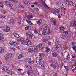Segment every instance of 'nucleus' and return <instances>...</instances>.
Masks as SVG:
<instances>
[{
  "instance_id": "nucleus-1",
  "label": "nucleus",
  "mask_w": 76,
  "mask_h": 76,
  "mask_svg": "<svg viewBox=\"0 0 76 76\" xmlns=\"http://www.w3.org/2000/svg\"><path fill=\"white\" fill-rule=\"evenodd\" d=\"M45 47L44 45L40 43L37 46L36 48L32 46L30 47L29 48L28 50L29 51L31 50L33 51H37L38 48L40 49V50H44Z\"/></svg>"
},
{
  "instance_id": "nucleus-2",
  "label": "nucleus",
  "mask_w": 76,
  "mask_h": 76,
  "mask_svg": "<svg viewBox=\"0 0 76 76\" xmlns=\"http://www.w3.org/2000/svg\"><path fill=\"white\" fill-rule=\"evenodd\" d=\"M45 29L42 31V34L43 35H48L51 32H52L53 31L51 29H47L46 28H47V26H44Z\"/></svg>"
},
{
  "instance_id": "nucleus-3",
  "label": "nucleus",
  "mask_w": 76,
  "mask_h": 76,
  "mask_svg": "<svg viewBox=\"0 0 76 76\" xmlns=\"http://www.w3.org/2000/svg\"><path fill=\"white\" fill-rule=\"evenodd\" d=\"M51 67L55 69H58L59 68L58 64L57 62L54 63L50 65Z\"/></svg>"
},
{
  "instance_id": "nucleus-4",
  "label": "nucleus",
  "mask_w": 76,
  "mask_h": 76,
  "mask_svg": "<svg viewBox=\"0 0 76 76\" xmlns=\"http://www.w3.org/2000/svg\"><path fill=\"white\" fill-rule=\"evenodd\" d=\"M26 35L27 36L28 38L29 39H32V38L34 36L33 34L31 31H28L26 33Z\"/></svg>"
},
{
  "instance_id": "nucleus-5",
  "label": "nucleus",
  "mask_w": 76,
  "mask_h": 76,
  "mask_svg": "<svg viewBox=\"0 0 76 76\" xmlns=\"http://www.w3.org/2000/svg\"><path fill=\"white\" fill-rule=\"evenodd\" d=\"M12 57V55L11 53H9L7 54L4 56V58L6 60H7L10 59V58Z\"/></svg>"
},
{
  "instance_id": "nucleus-6",
  "label": "nucleus",
  "mask_w": 76,
  "mask_h": 76,
  "mask_svg": "<svg viewBox=\"0 0 76 76\" xmlns=\"http://www.w3.org/2000/svg\"><path fill=\"white\" fill-rule=\"evenodd\" d=\"M72 72L75 73L76 72V65H74L72 67Z\"/></svg>"
},
{
  "instance_id": "nucleus-7",
  "label": "nucleus",
  "mask_w": 76,
  "mask_h": 76,
  "mask_svg": "<svg viewBox=\"0 0 76 76\" xmlns=\"http://www.w3.org/2000/svg\"><path fill=\"white\" fill-rule=\"evenodd\" d=\"M76 27V19H75L73 20V22H72V28H75Z\"/></svg>"
},
{
  "instance_id": "nucleus-8",
  "label": "nucleus",
  "mask_w": 76,
  "mask_h": 76,
  "mask_svg": "<svg viewBox=\"0 0 76 76\" xmlns=\"http://www.w3.org/2000/svg\"><path fill=\"white\" fill-rule=\"evenodd\" d=\"M62 48V45H58L56 46V47L55 48V49L57 50H61Z\"/></svg>"
},
{
  "instance_id": "nucleus-9",
  "label": "nucleus",
  "mask_w": 76,
  "mask_h": 76,
  "mask_svg": "<svg viewBox=\"0 0 76 76\" xmlns=\"http://www.w3.org/2000/svg\"><path fill=\"white\" fill-rule=\"evenodd\" d=\"M44 21V19H41L39 20L37 22V24L39 25H41V23L43 22Z\"/></svg>"
},
{
  "instance_id": "nucleus-10",
  "label": "nucleus",
  "mask_w": 76,
  "mask_h": 76,
  "mask_svg": "<svg viewBox=\"0 0 76 76\" xmlns=\"http://www.w3.org/2000/svg\"><path fill=\"white\" fill-rule=\"evenodd\" d=\"M72 47H73L72 48H73L74 50L76 51V44L73 42L72 43Z\"/></svg>"
},
{
  "instance_id": "nucleus-11",
  "label": "nucleus",
  "mask_w": 76,
  "mask_h": 76,
  "mask_svg": "<svg viewBox=\"0 0 76 76\" xmlns=\"http://www.w3.org/2000/svg\"><path fill=\"white\" fill-rule=\"evenodd\" d=\"M2 69L4 72H7L8 70V67L5 66L2 68Z\"/></svg>"
},
{
  "instance_id": "nucleus-12",
  "label": "nucleus",
  "mask_w": 76,
  "mask_h": 76,
  "mask_svg": "<svg viewBox=\"0 0 76 76\" xmlns=\"http://www.w3.org/2000/svg\"><path fill=\"white\" fill-rule=\"evenodd\" d=\"M52 56H53L54 57H58V54L56 52H55L52 53Z\"/></svg>"
},
{
  "instance_id": "nucleus-13",
  "label": "nucleus",
  "mask_w": 76,
  "mask_h": 76,
  "mask_svg": "<svg viewBox=\"0 0 76 76\" xmlns=\"http://www.w3.org/2000/svg\"><path fill=\"white\" fill-rule=\"evenodd\" d=\"M60 37L62 38L63 39H67V37L63 34H62L60 36Z\"/></svg>"
},
{
  "instance_id": "nucleus-14",
  "label": "nucleus",
  "mask_w": 76,
  "mask_h": 76,
  "mask_svg": "<svg viewBox=\"0 0 76 76\" xmlns=\"http://www.w3.org/2000/svg\"><path fill=\"white\" fill-rule=\"evenodd\" d=\"M33 73H34V71L33 70H29L28 72V76H31V75H32Z\"/></svg>"
},
{
  "instance_id": "nucleus-15",
  "label": "nucleus",
  "mask_w": 76,
  "mask_h": 76,
  "mask_svg": "<svg viewBox=\"0 0 76 76\" xmlns=\"http://www.w3.org/2000/svg\"><path fill=\"white\" fill-rule=\"evenodd\" d=\"M6 28L5 30V32H9L10 31V27H8L7 26L6 27Z\"/></svg>"
},
{
  "instance_id": "nucleus-16",
  "label": "nucleus",
  "mask_w": 76,
  "mask_h": 76,
  "mask_svg": "<svg viewBox=\"0 0 76 76\" xmlns=\"http://www.w3.org/2000/svg\"><path fill=\"white\" fill-rule=\"evenodd\" d=\"M10 22L12 24H14L15 23V20L13 19H11L10 20Z\"/></svg>"
},
{
  "instance_id": "nucleus-17",
  "label": "nucleus",
  "mask_w": 76,
  "mask_h": 76,
  "mask_svg": "<svg viewBox=\"0 0 76 76\" xmlns=\"http://www.w3.org/2000/svg\"><path fill=\"white\" fill-rule=\"evenodd\" d=\"M5 3H6V4H7V5H8V6H10V7H12V6H13V5L11 4H10V3L9 2L6 1L5 2Z\"/></svg>"
},
{
  "instance_id": "nucleus-18",
  "label": "nucleus",
  "mask_w": 76,
  "mask_h": 76,
  "mask_svg": "<svg viewBox=\"0 0 76 76\" xmlns=\"http://www.w3.org/2000/svg\"><path fill=\"white\" fill-rule=\"evenodd\" d=\"M31 29V27L30 26H28L27 27H26L25 28V31H26V30H30Z\"/></svg>"
},
{
  "instance_id": "nucleus-19",
  "label": "nucleus",
  "mask_w": 76,
  "mask_h": 76,
  "mask_svg": "<svg viewBox=\"0 0 76 76\" xmlns=\"http://www.w3.org/2000/svg\"><path fill=\"white\" fill-rule=\"evenodd\" d=\"M31 18H33V16L32 15H29L27 17V19H28V20H31Z\"/></svg>"
},
{
  "instance_id": "nucleus-20",
  "label": "nucleus",
  "mask_w": 76,
  "mask_h": 76,
  "mask_svg": "<svg viewBox=\"0 0 76 76\" xmlns=\"http://www.w3.org/2000/svg\"><path fill=\"white\" fill-rule=\"evenodd\" d=\"M46 50H45V52H46L47 53H48V52H50V49L47 47H46Z\"/></svg>"
},
{
  "instance_id": "nucleus-21",
  "label": "nucleus",
  "mask_w": 76,
  "mask_h": 76,
  "mask_svg": "<svg viewBox=\"0 0 76 76\" xmlns=\"http://www.w3.org/2000/svg\"><path fill=\"white\" fill-rule=\"evenodd\" d=\"M24 3H25V4L27 5V6H28L29 4H30V3H29V2L28 1L26 0H25L24 1Z\"/></svg>"
},
{
  "instance_id": "nucleus-22",
  "label": "nucleus",
  "mask_w": 76,
  "mask_h": 76,
  "mask_svg": "<svg viewBox=\"0 0 76 76\" xmlns=\"http://www.w3.org/2000/svg\"><path fill=\"white\" fill-rule=\"evenodd\" d=\"M52 22L53 24L54 25H56V20L54 19H53L52 20Z\"/></svg>"
},
{
  "instance_id": "nucleus-23",
  "label": "nucleus",
  "mask_w": 76,
  "mask_h": 76,
  "mask_svg": "<svg viewBox=\"0 0 76 76\" xmlns=\"http://www.w3.org/2000/svg\"><path fill=\"white\" fill-rule=\"evenodd\" d=\"M27 41V45L28 46H29V45H31V44L32 42H31V40H28Z\"/></svg>"
},
{
  "instance_id": "nucleus-24",
  "label": "nucleus",
  "mask_w": 76,
  "mask_h": 76,
  "mask_svg": "<svg viewBox=\"0 0 76 76\" xmlns=\"http://www.w3.org/2000/svg\"><path fill=\"white\" fill-rule=\"evenodd\" d=\"M61 56H62L60 58L61 60H63L64 58V54L63 53H62Z\"/></svg>"
},
{
  "instance_id": "nucleus-25",
  "label": "nucleus",
  "mask_w": 76,
  "mask_h": 76,
  "mask_svg": "<svg viewBox=\"0 0 76 76\" xmlns=\"http://www.w3.org/2000/svg\"><path fill=\"white\" fill-rule=\"evenodd\" d=\"M44 56V54L43 53H42L40 54L39 55V58H42Z\"/></svg>"
},
{
  "instance_id": "nucleus-26",
  "label": "nucleus",
  "mask_w": 76,
  "mask_h": 76,
  "mask_svg": "<svg viewBox=\"0 0 76 76\" xmlns=\"http://www.w3.org/2000/svg\"><path fill=\"white\" fill-rule=\"evenodd\" d=\"M13 35L16 38H18V37H19V35H18V34L16 33H14L13 34Z\"/></svg>"
},
{
  "instance_id": "nucleus-27",
  "label": "nucleus",
  "mask_w": 76,
  "mask_h": 76,
  "mask_svg": "<svg viewBox=\"0 0 76 76\" xmlns=\"http://www.w3.org/2000/svg\"><path fill=\"white\" fill-rule=\"evenodd\" d=\"M26 60L27 61H28V62H29V61H32V59H31V58H28L26 59Z\"/></svg>"
},
{
  "instance_id": "nucleus-28",
  "label": "nucleus",
  "mask_w": 76,
  "mask_h": 76,
  "mask_svg": "<svg viewBox=\"0 0 76 76\" xmlns=\"http://www.w3.org/2000/svg\"><path fill=\"white\" fill-rule=\"evenodd\" d=\"M70 54L69 53L68 54V56L66 57V59L67 60H70Z\"/></svg>"
},
{
  "instance_id": "nucleus-29",
  "label": "nucleus",
  "mask_w": 76,
  "mask_h": 76,
  "mask_svg": "<svg viewBox=\"0 0 76 76\" xmlns=\"http://www.w3.org/2000/svg\"><path fill=\"white\" fill-rule=\"evenodd\" d=\"M60 12V8L57 9L56 12V13H59Z\"/></svg>"
},
{
  "instance_id": "nucleus-30",
  "label": "nucleus",
  "mask_w": 76,
  "mask_h": 76,
  "mask_svg": "<svg viewBox=\"0 0 76 76\" xmlns=\"http://www.w3.org/2000/svg\"><path fill=\"white\" fill-rule=\"evenodd\" d=\"M64 67L65 68L66 72H68L69 71V68L68 66H64Z\"/></svg>"
},
{
  "instance_id": "nucleus-31",
  "label": "nucleus",
  "mask_w": 76,
  "mask_h": 76,
  "mask_svg": "<svg viewBox=\"0 0 76 76\" xmlns=\"http://www.w3.org/2000/svg\"><path fill=\"white\" fill-rule=\"evenodd\" d=\"M7 26H3L2 27V30H3L4 31H5V30H6V27Z\"/></svg>"
},
{
  "instance_id": "nucleus-32",
  "label": "nucleus",
  "mask_w": 76,
  "mask_h": 76,
  "mask_svg": "<svg viewBox=\"0 0 76 76\" xmlns=\"http://www.w3.org/2000/svg\"><path fill=\"white\" fill-rule=\"evenodd\" d=\"M28 63L30 65H32V64H33L34 63V61H30L28 62Z\"/></svg>"
},
{
  "instance_id": "nucleus-33",
  "label": "nucleus",
  "mask_w": 76,
  "mask_h": 76,
  "mask_svg": "<svg viewBox=\"0 0 76 76\" xmlns=\"http://www.w3.org/2000/svg\"><path fill=\"white\" fill-rule=\"evenodd\" d=\"M68 48H69L68 46H65L63 48H64V50H67V49H68Z\"/></svg>"
},
{
  "instance_id": "nucleus-34",
  "label": "nucleus",
  "mask_w": 76,
  "mask_h": 76,
  "mask_svg": "<svg viewBox=\"0 0 76 76\" xmlns=\"http://www.w3.org/2000/svg\"><path fill=\"white\" fill-rule=\"evenodd\" d=\"M76 58V56L75 55H73L72 56V59H74V60H75V58Z\"/></svg>"
},
{
  "instance_id": "nucleus-35",
  "label": "nucleus",
  "mask_w": 76,
  "mask_h": 76,
  "mask_svg": "<svg viewBox=\"0 0 76 76\" xmlns=\"http://www.w3.org/2000/svg\"><path fill=\"white\" fill-rule=\"evenodd\" d=\"M60 30H61V31H64V29H65V28H64V27H61L59 28Z\"/></svg>"
},
{
  "instance_id": "nucleus-36",
  "label": "nucleus",
  "mask_w": 76,
  "mask_h": 76,
  "mask_svg": "<svg viewBox=\"0 0 76 76\" xmlns=\"http://www.w3.org/2000/svg\"><path fill=\"white\" fill-rule=\"evenodd\" d=\"M3 39H4V38L2 36H1V34H0V41H1Z\"/></svg>"
},
{
  "instance_id": "nucleus-37",
  "label": "nucleus",
  "mask_w": 76,
  "mask_h": 76,
  "mask_svg": "<svg viewBox=\"0 0 76 76\" xmlns=\"http://www.w3.org/2000/svg\"><path fill=\"white\" fill-rule=\"evenodd\" d=\"M9 74H10V75H12V74H15V72H13L9 71L8 72Z\"/></svg>"
},
{
  "instance_id": "nucleus-38",
  "label": "nucleus",
  "mask_w": 76,
  "mask_h": 76,
  "mask_svg": "<svg viewBox=\"0 0 76 76\" xmlns=\"http://www.w3.org/2000/svg\"><path fill=\"white\" fill-rule=\"evenodd\" d=\"M10 1H11V2H12V3H17V1L16 0H9Z\"/></svg>"
},
{
  "instance_id": "nucleus-39",
  "label": "nucleus",
  "mask_w": 76,
  "mask_h": 76,
  "mask_svg": "<svg viewBox=\"0 0 76 76\" xmlns=\"http://www.w3.org/2000/svg\"><path fill=\"white\" fill-rule=\"evenodd\" d=\"M66 4L69 6L70 5V1H68L66 2Z\"/></svg>"
},
{
  "instance_id": "nucleus-40",
  "label": "nucleus",
  "mask_w": 76,
  "mask_h": 76,
  "mask_svg": "<svg viewBox=\"0 0 76 76\" xmlns=\"http://www.w3.org/2000/svg\"><path fill=\"white\" fill-rule=\"evenodd\" d=\"M34 4L35 6H38L39 5V4H38V3L36 2L34 3Z\"/></svg>"
},
{
  "instance_id": "nucleus-41",
  "label": "nucleus",
  "mask_w": 76,
  "mask_h": 76,
  "mask_svg": "<svg viewBox=\"0 0 76 76\" xmlns=\"http://www.w3.org/2000/svg\"><path fill=\"white\" fill-rule=\"evenodd\" d=\"M22 57V55H20L18 57V59H21Z\"/></svg>"
},
{
  "instance_id": "nucleus-42",
  "label": "nucleus",
  "mask_w": 76,
  "mask_h": 76,
  "mask_svg": "<svg viewBox=\"0 0 76 76\" xmlns=\"http://www.w3.org/2000/svg\"><path fill=\"white\" fill-rule=\"evenodd\" d=\"M4 50L2 48H1V50L0 51V53H1V54H3V53H4Z\"/></svg>"
},
{
  "instance_id": "nucleus-43",
  "label": "nucleus",
  "mask_w": 76,
  "mask_h": 76,
  "mask_svg": "<svg viewBox=\"0 0 76 76\" xmlns=\"http://www.w3.org/2000/svg\"><path fill=\"white\" fill-rule=\"evenodd\" d=\"M9 49L11 50H13L14 51H16V50L14 48H9Z\"/></svg>"
},
{
  "instance_id": "nucleus-44",
  "label": "nucleus",
  "mask_w": 76,
  "mask_h": 76,
  "mask_svg": "<svg viewBox=\"0 0 76 76\" xmlns=\"http://www.w3.org/2000/svg\"><path fill=\"white\" fill-rule=\"evenodd\" d=\"M47 41H48L47 40V39L46 38H44L43 39V42H47Z\"/></svg>"
},
{
  "instance_id": "nucleus-45",
  "label": "nucleus",
  "mask_w": 76,
  "mask_h": 76,
  "mask_svg": "<svg viewBox=\"0 0 76 76\" xmlns=\"http://www.w3.org/2000/svg\"><path fill=\"white\" fill-rule=\"evenodd\" d=\"M19 7H21V8H24L25 7L23 5L20 4L19 5Z\"/></svg>"
},
{
  "instance_id": "nucleus-46",
  "label": "nucleus",
  "mask_w": 76,
  "mask_h": 76,
  "mask_svg": "<svg viewBox=\"0 0 76 76\" xmlns=\"http://www.w3.org/2000/svg\"><path fill=\"white\" fill-rule=\"evenodd\" d=\"M25 40H22L21 42V44H23V45H25Z\"/></svg>"
},
{
  "instance_id": "nucleus-47",
  "label": "nucleus",
  "mask_w": 76,
  "mask_h": 76,
  "mask_svg": "<svg viewBox=\"0 0 76 76\" xmlns=\"http://www.w3.org/2000/svg\"><path fill=\"white\" fill-rule=\"evenodd\" d=\"M0 7L2 8H3V7H4V5H3L2 4L0 3Z\"/></svg>"
},
{
  "instance_id": "nucleus-48",
  "label": "nucleus",
  "mask_w": 76,
  "mask_h": 76,
  "mask_svg": "<svg viewBox=\"0 0 76 76\" xmlns=\"http://www.w3.org/2000/svg\"><path fill=\"white\" fill-rule=\"evenodd\" d=\"M1 12L3 13V14H6V11H4L3 10H2Z\"/></svg>"
},
{
  "instance_id": "nucleus-49",
  "label": "nucleus",
  "mask_w": 76,
  "mask_h": 76,
  "mask_svg": "<svg viewBox=\"0 0 76 76\" xmlns=\"http://www.w3.org/2000/svg\"><path fill=\"white\" fill-rule=\"evenodd\" d=\"M13 45H15V46H16L17 45H18V44L16 43V42H13Z\"/></svg>"
},
{
  "instance_id": "nucleus-50",
  "label": "nucleus",
  "mask_w": 76,
  "mask_h": 76,
  "mask_svg": "<svg viewBox=\"0 0 76 76\" xmlns=\"http://www.w3.org/2000/svg\"><path fill=\"white\" fill-rule=\"evenodd\" d=\"M34 32L36 34H38V30L36 29L34 31Z\"/></svg>"
},
{
  "instance_id": "nucleus-51",
  "label": "nucleus",
  "mask_w": 76,
  "mask_h": 76,
  "mask_svg": "<svg viewBox=\"0 0 76 76\" xmlns=\"http://www.w3.org/2000/svg\"><path fill=\"white\" fill-rule=\"evenodd\" d=\"M46 38L47 40L48 41V40H49L50 39V37L48 36L46 37Z\"/></svg>"
},
{
  "instance_id": "nucleus-52",
  "label": "nucleus",
  "mask_w": 76,
  "mask_h": 76,
  "mask_svg": "<svg viewBox=\"0 0 76 76\" xmlns=\"http://www.w3.org/2000/svg\"><path fill=\"white\" fill-rule=\"evenodd\" d=\"M25 45H28V40H25Z\"/></svg>"
},
{
  "instance_id": "nucleus-53",
  "label": "nucleus",
  "mask_w": 76,
  "mask_h": 76,
  "mask_svg": "<svg viewBox=\"0 0 76 76\" xmlns=\"http://www.w3.org/2000/svg\"><path fill=\"white\" fill-rule=\"evenodd\" d=\"M26 21L28 23V24H31V23H31V21H29L28 20H26Z\"/></svg>"
},
{
  "instance_id": "nucleus-54",
  "label": "nucleus",
  "mask_w": 76,
  "mask_h": 76,
  "mask_svg": "<svg viewBox=\"0 0 76 76\" xmlns=\"http://www.w3.org/2000/svg\"><path fill=\"white\" fill-rule=\"evenodd\" d=\"M13 41H11L10 42V45H13Z\"/></svg>"
},
{
  "instance_id": "nucleus-55",
  "label": "nucleus",
  "mask_w": 76,
  "mask_h": 76,
  "mask_svg": "<svg viewBox=\"0 0 76 76\" xmlns=\"http://www.w3.org/2000/svg\"><path fill=\"white\" fill-rule=\"evenodd\" d=\"M72 61L74 62V63L76 64V60L72 59Z\"/></svg>"
},
{
  "instance_id": "nucleus-56",
  "label": "nucleus",
  "mask_w": 76,
  "mask_h": 76,
  "mask_svg": "<svg viewBox=\"0 0 76 76\" xmlns=\"http://www.w3.org/2000/svg\"><path fill=\"white\" fill-rule=\"evenodd\" d=\"M18 39L21 41V39H22V37H21L20 36H19V37H18Z\"/></svg>"
},
{
  "instance_id": "nucleus-57",
  "label": "nucleus",
  "mask_w": 76,
  "mask_h": 76,
  "mask_svg": "<svg viewBox=\"0 0 76 76\" xmlns=\"http://www.w3.org/2000/svg\"><path fill=\"white\" fill-rule=\"evenodd\" d=\"M64 34H66V35H68L69 33L68 32V31H65L64 32Z\"/></svg>"
},
{
  "instance_id": "nucleus-58",
  "label": "nucleus",
  "mask_w": 76,
  "mask_h": 76,
  "mask_svg": "<svg viewBox=\"0 0 76 76\" xmlns=\"http://www.w3.org/2000/svg\"><path fill=\"white\" fill-rule=\"evenodd\" d=\"M53 10L55 12H56V10H57V9L56 8H53Z\"/></svg>"
},
{
  "instance_id": "nucleus-59",
  "label": "nucleus",
  "mask_w": 76,
  "mask_h": 76,
  "mask_svg": "<svg viewBox=\"0 0 76 76\" xmlns=\"http://www.w3.org/2000/svg\"><path fill=\"white\" fill-rule=\"evenodd\" d=\"M72 4V5L73 6V2L72 1H70V5L71 6V4Z\"/></svg>"
},
{
  "instance_id": "nucleus-60",
  "label": "nucleus",
  "mask_w": 76,
  "mask_h": 76,
  "mask_svg": "<svg viewBox=\"0 0 76 76\" xmlns=\"http://www.w3.org/2000/svg\"><path fill=\"white\" fill-rule=\"evenodd\" d=\"M63 66V63H61V68H62V66Z\"/></svg>"
},
{
  "instance_id": "nucleus-61",
  "label": "nucleus",
  "mask_w": 76,
  "mask_h": 76,
  "mask_svg": "<svg viewBox=\"0 0 76 76\" xmlns=\"http://www.w3.org/2000/svg\"><path fill=\"white\" fill-rule=\"evenodd\" d=\"M55 42L58 43L59 42V40H56Z\"/></svg>"
},
{
  "instance_id": "nucleus-62",
  "label": "nucleus",
  "mask_w": 76,
  "mask_h": 76,
  "mask_svg": "<svg viewBox=\"0 0 76 76\" xmlns=\"http://www.w3.org/2000/svg\"><path fill=\"white\" fill-rule=\"evenodd\" d=\"M21 23H22L21 22V21H19L18 23V25H20V24H21Z\"/></svg>"
},
{
  "instance_id": "nucleus-63",
  "label": "nucleus",
  "mask_w": 76,
  "mask_h": 76,
  "mask_svg": "<svg viewBox=\"0 0 76 76\" xmlns=\"http://www.w3.org/2000/svg\"><path fill=\"white\" fill-rule=\"evenodd\" d=\"M22 70V69H21L20 68L19 69H18V71H20V72H21L20 71Z\"/></svg>"
},
{
  "instance_id": "nucleus-64",
  "label": "nucleus",
  "mask_w": 76,
  "mask_h": 76,
  "mask_svg": "<svg viewBox=\"0 0 76 76\" xmlns=\"http://www.w3.org/2000/svg\"><path fill=\"white\" fill-rule=\"evenodd\" d=\"M63 61H64V63H67V61L65 59L63 60Z\"/></svg>"
}]
</instances>
